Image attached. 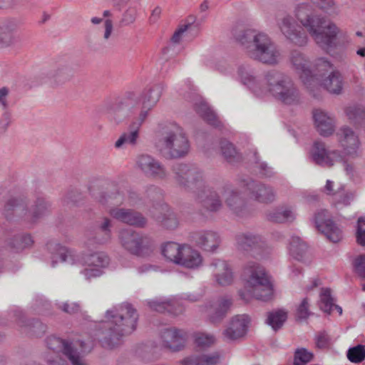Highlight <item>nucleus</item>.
I'll return each instance as SVG.
<instances>
[{
	"label": "nucleus",
	"instance_id": "1",
	"mask_svg": "<svg viewBox=\"0 0 365 365\" xmlns=\"http://www.w3.org/2000/svg\"><path fill=\"white\" fill-rule=\"evenodd\" d=\"M293 13L301 25L288 14H279L277 17V27L288 41L296 46H304L308 42L307 32L322 49L327 50L334 46L340 33L339 28L319 14L312 4H297Z\"/></svg>",
	"mask_w": 365,
	"mask_h": 365
},
{
	"label": "nucleus",
	"instance_id": "2",
	"mask_svg": "<svg viewBox=\"0 0 365 365\" xmlns=\"http://www.w3.org/2000/svg\"><path fill=\"white\" fill-rule=\"evenodd\" d=\"M173 178L180 189L192 192L202 210L208 212H218L222 207L220 192L207 185L203 172L198 168L178 163L172 168Z\"/></svg>",
	"mask_w": 365,
	"mask_h": 365
},
{
	"label": "nucleus",
	"instance_id": "3",
	"mask_svg": "<svg viewBox=\"0 0 365 365\" xmlns=\"http://www.w3.org/2000/svg\"><path fill=\"white\" fill-rule=\"evenodd\" d=\"M138 317L136 309L128 302L107 310L106 321L98 332L102 346L113 349L120 345L122 338L136 329Z\"/></svg>",
	"mask_w": 365,
	"mask_h": 365
},
{
	"label": "nucleus",
	"instance_id": "4",
	"mask_svg": "<svg viewBox=\"0 0 365 365\" xmlns=\"http://www.w3.org/2000/svg\"><path fill=\"white\" fill-rule=\"evenodd\" d=\"M235 38L251 58L269 66L279 63L281 52L267 34L255 30H245Z\"/></svg>",
	"mask_w": 365,
	"mask_h": 365
},
{
	"label": "nucleus",
	"instance_id": "5",
	"mask_svg": "<svg viewBox=\"0 0 365 365\" xmlns=\"http://www.w3.org/2000/svg\"><path fill=\"white\" fill-rule=\"evenodd\" d=\"M245 291H240V297L248 302L251 298L268 301L273 295V287L264 269L255 262H248L244 268Z\"/></svg>",
	"mask_w": 365,
	"mask_h": 365
},
{
	"label": "nucleus",
	"instance_id": "6",
	"mask_svg": "<svg viewBox=\"0 0 365 365\" xmlns=\"http://www.w3.org/2000/svg\"><path fill=\"white\" fill-rule=\"evenodd\" d=\"M158 146L168 159L185 157L190 151V143L183 129L174 123L161 124L158 129Z\"/></svg>",
	"mask_w": 365,
	"mask_h": 365
},
{
	"label": "nucleus",
	"instance_id": "7",
	"mask_svg": "<svg viewBox=\"0 0 365 365\" xmlns=\"http://www.w3.org/2000/svg\"><path fill=\"white\" fill-rule=\"evenodd\" d=\"M54 249L55 252L53 253L51 257L53 266L60 261L72 265L81 264V266L100 268L103 270L109 264V258L103 252H94L81 257L74 250L60 245H56Z\"/></svg>",
	"mask_w": 365,
	"mask_h": 365
},
{
	"label": "nucleus",
	"instance_id": "8",
	"mask_svg": "<svg viewBox=\"0 0 365 365\" xmlns=\"http://www.w3.org/2000/svg\"><path fill=\"white\" fill-rule=\"evenodd\" d=\"M46 346L54 352H62L72 365H88L85 354L89 351L83 341L68 343L59 337L51 336L46 339Z\"/></svg>",
	"mask_w": 365,
	"mask_h": 365
},
{
	"label": "nucleus",
	"instance_id": "9",
	"mask_svg": "<svg viewBox=\"0 0 365 365\" xmlns=\"http://www.w3.org/2000/svg\"><path fill=\"white\" fill-rule=\"evenodd\" d=\"M122 247L128 252L141 257H147L153 252L150 240L131 230H122L119 233Z\"/></svg>",
	"mask_w": 365,
	"mask_h": 365
},
{
	"label": "nucleus",
	"instance_id": "10",
	"mask_svg": "<svg viewBox=\"0 0 365 365\" xmlns=\"http://www.w3.org/2000/svg\"><path fill=\"white\" fill-rule=\"evenodd\" d=\"M6 210H13L17 215L24 214L25 220L31 223L36 222L39 218L50 212L51 204L43 198H37L31 210H26V202L23 198H11L5 205Z\"/></svg>",
	"mask_w": 365,
	"mask_h": 365
},
{
	"label": "nucleus",
	"instance_id": "11",
	"mask_svg": "<svg viewBox=\"0 0 365 365\" xmlns=\"http://www.w3.org/2000/svg\"><path fill=\"white\" fill-rule=\"evenodd\" d=\"M134 168L144 176L155 180H164L168 177L165 166L159 160L148 153H140L135 156Z\"/></svg>",
	"mask_w": 365,
	"mask_h": 365
},
{
	"label": "nucleus",
	"instance_id": "12",
	"mask_svg": "<svg viewBox=\"0 0 365 365\" xmlns=\"http://www.w3.org/2000/svg\"><path fill=\"white\" fill-rule=\"evenodd\" d=\"M339 145L344 153L351 158H356L361 155V141L359 134L349 125L341 126L336 133Z\"/></svg>",
	"mask_w": 365,
	"mask_h": 365
},
{
	"label": "nucleus",
	"instance_id": "13",
	"mask_svg": "<svg viewBox=\"0 0 365 365\" xmlns=\"http://www.w3.org/2000/svg\"><path fill=\"white\" fill-rule=\"evenodd\" d=\"M316 70L318 72L329 71V75L322 80L323 87L330 93L339 95L344 86L343 76L341 72L334 69V66L326 58H319L315 61Z\"/></svg>",
	"mask_w": 365,
	"mask_h": 365
},
{
	"label": "nucleus",
	"instance_id": "14",
	"mask_svg": "<svg viewBox=\"0 0 365 365\" xmlns=\"http://www.w3.org/2000/svg\"><path fill=\"white\" fill-rule=\"evenodd\" d=\"M289 63L292 68L299 75L307 87L317 81V78L311 70V63L303 53L298 50L292 51L289 55Z\"/></svg>",
	"mask_w": 365,
	"mask_h": 365
},
{
	"label": "nucleus",
	"instance_id": "15",
	"mask_svg": "<svg viewBox=\"0 0 365 365\" xmlns=\"http://www.w3.org/2000/svg\"><path fill=\"white\" fill-rule=\"evenodd\" d=\"M235 245L239 250L260 252L267 248L265 239L260 235L251 232H240L235 237Z\"/></svg>",
	"mask_w": 365,
	"mask_h": 365
},
{
	"label": "nucleus",
	"instance_id": "16",
	"mask_svg": "<svg viewBox=\"0 0 365 365\" xmlns=\"http://www.w3.org/2000/svg\"><path fill=\"white\" fill-rule=\"evenodd\" d=\"M315 224L330 242L336 243L342 239L341 230L333 222L327 210H322L316 213Z\"/></svg>",
	"mask_w": 365,
	"mask_h": 365
},
{
	"label": "nucleus",
	"instance_id": "17",
	"mask_svg": "<svg viewBox=\"0 0 365 365\" xmlns=\"http://www.w3.org/2000/svg\"><path fill=\"white\" fill-rule=\"evenodd\" d=\"M250 318L247 314H237L232 317L222 331L225 341H233L243 338L248 330Z\"/></svg>",
	"mask_w": 365,
	"mask_h": 365
},
{
	"label": "nucleus",
	"instance_id": "18",
	"mask_svg": "<svg viewBox=\"0 0 365 365\" xmlns=\"http://www.w3.org/2000/svg\"><path fill=\"white\" fill-rule=\"evenodd\" d=\"M232 301L227 297H222L214 302H209L200 307V312L204 314L207 320L212 324H220L228 312Z\"/></svg>",
	"mask_w": 365,
	"mask_h": 365
},
{
	"label": "nucleus",
	"instance_id": "19",
	"mask_svg": "<svg viewBox=\"0 0 365 365\" xmlns=\"http://www.w3.org/2000/svg\"><path fill=\"white\" fill-rule=\"evenodd\" d=\"M272 95L286 104L294 103L299 99L298 90L291 78L283 73Z\"/></svg>",
	"mask_w": 365,
	"mask_h": 365
},
{
	"label": "nucleus",
	"instance_id": "20",
	"mask_svg": "<svg viewBox=\"0 0 365 365\" xmlns=\"http://www.w3.org/2000/svg\"><path fill=\"white\" fill-rule=\"evenodd\" d=\"M314 127L318 133L323 137L331 136L336 131V120L335 116L321 108L312 111Z\"/></svg>",
	"mask_w": 365,
	"mask_h": 365
},
{
	"label": "nucleus",
	"instance_id": "21",
	"mask_svg": "<svg viewBox=\"0 0 365 365\" xmlns=\"http://www.w3.org/2000/svg\"><path fill=\"white\" fill-rule=\"evenodd\" d=\"M220 193L223 197L227 206L234 214L239 217L245 215V200L235 187L231 185L226 184L220 189Z\"/></svg>",
	"mask_w": 365,
	"mask_h": 365
},
{
	"label": "nucleus",
	"instance_id": "22",
	"mask_svg": "<svg viewBox=\"0 0 365 365\" xmlns=\"http://www.w3.org/2000/svg\"><path fill=\"white\" fill-rule=\"evenodd\" d=\"M246 189L250 198L261 203H271L275 200L274 189L262 182L250 180L246 183Z\"/></svg>",
	"mask_w": 365,
	"mask_h": 365
},
{
	"label": "nucleus",
	"instance_id": "23",
	"mask_svg": "<svg viewBox=\"0 0 365 365\" xmlns=\"http://www.w3.org/2000/svg\"><path fill=\"white\" fill-rule=\"evenodd\" d=\"M312 157L317 164L327 167H331L341 160V155L339 150H328L325 143L322 141H316L314 143Z\"/></svg>",
	"mask_w": 365,
	"mask_h": 365
},
{
	"label": "nucleus",
	"instance_id": "24",
	"mask_svg": "<svg viewBox=\"0 0 365 365\" xmlns=\"http://www.w3.org/2000/svg\"><path fill=\"white\" fill-rule=\"evenodd\" d=\"M237 77L242 84L245 86L255 96L259 97L262 93L261 79L256 73V71L250 66L240 65L237 68Z\"/></svg>",
	"mask_w": 365,
	"mask_h": 365
},
{
	"label": "nucleus",
	"instance_id": "25",
	"mask_svg": "<svg viewBox=\"0 0 365 365\" xmlns=\"http://www.w3.org/2000/svg\"><path fill=\"white\" fill-rule=\"evenodd\" d=\"M19 21L16 19H6L0 21V48H8L17 42L16 33Z\"/></svg>",
	"mask_w": 365,
	"mask_h": 365
},
{
	"label": "nucleus",
	"instance_id": "26",
	"mask_svg": "<svg viewBox=\"0 0 365 365\" xmlns=\"http://www.w3.org/2000/svg\"><path fill=\"white\" fill-rule=\"evenodd\" d=\"M187 334L182 329L171 327L161 333L163 345L174 351L180 350L185 345Z\"/></svg>",
	"mask_w": 365,
	"mask_h": 365
},
{
	"label": "nucleus",
	"instance_id": "27",
	"mask_svg": "<svg viewBox=\"0 0 365 365\" xmlns=\"http://www.w3.org/2000/svg\"><path fill=\"white\" fill-rule=\"evenodd\" d=\"M192 238L195 244L207 252H215L221 242L220 235L212 230H201L194 233Z\"/></svg>",
	"mask_w": 365,
	"mask_h": 365
},
{
	"label": "nucleus",
	"instance_id": "28",
	"mask_svg": "<svg viewBox=\"0 0 365 365\" xmlns=\"http://www.w3.org/2000/svg\"><path fill=\"white\" fill-rule=\"evenodd\" d=\"M109 213L117 220L130 225L143 227L146 224L145 218L133 210L114 207Z\"/></svg>",
	"mask_w": 365,
	"mask_h": 365
},
{
	"label": "nucleus",
	"instance_id": "29",
	"mask_svg": "<svg viewBox=\"0 0 365 365\" xmlns=\"http://www.w3.org/2000/svg\"><path fill=\"white\" fill-rule=\"evenodd\" d=\"M212 273L217 283L221 286L230 285L233 281V274L228 263L219 259L211 263Z\"/></svg>",
	"mask_w": 365,
	"mask_h": 365
},
{
	"label": "nucleus",
	"instance_id": "30",
	"mask_svg": "<svg viewBox=\"0 0 365 365\" xmlns=\"http://www.w3.org/2000/svg\"><path fill=\"white\" fill-rule=\"evenodd\" d=\"M178 260V265L189 269L197 268L202 262V258L200 252L185 245H183Z\"/></svg>",
	"mask_w": 365,
	"mask_h": 365
},
{
	"label": "nucleus",
	"instance_id": "31",
	"mask_svg": "<svg viewBox=\"0 0 365 365\" xmlns=\"http://www.w3.org/2000/svg\"><path fill=\"white\" fill-rule=\"evenodd\" d=\"M73 78V71L67 65H61L52 70L49 74L50 84L52 87L64 85Z\"/></svg>",
	"mask_w": 365,
	"mask_h": 365
},
{
	"label": "nucleus",
	"instance_id": "32",
	"mask_svg": "<svg viewBox=\"0 0 365 365\" xmlns=\"http://www.w3.org/2000/svg\"><path fill=\"white\" fill-rule=\"evenodd\" d=\"M289 252L297 260L304 262H310L311 257L308 247L298 237H292L289 243Z\"/></svg>",
	"mask_w": 365,
	"mask_h": 365
},
{
	"label": "nucleus",
	"instance_id": "33",
	"mask_svg": "<svg viewBox=\"0 0 365 365\" xmlns=\"http://www.w3.org/2000/svg\"><path fill=\"white\" fill-rule=\"evenodd\" d=\"M160 212L155 215V220L168 229L174 230L179 225V220L176 214L167 205H162Z\"/></svg>",
	"mask_w": 365,
	"mask_h": 365
},
{
	"label": "nucleus",
	"instance_id": "34",
	"mask_svg": "<svg viewBox=\"0 0 365 365\" xmlns=\"http://www.w3.org/2000/svg\"><path fill=\"white\" fill-rule=\"evenodd\" d=\"M149 307L158 312H168L177 315L182 312V308L174 300L160 301L154 299L148 302Z\"/></svg>",
	"mask_w": 365,
	"mask_h": 365
},
{
	"label": "nucleus",
	"instance_id": "35",
	"mask_svg": "<svg viewBox=\"0 0 365 365\" xmlns=\"http://www.w3.org/2000/svg\"><path fill=\"white\" fill-rule=\"evenodd\" d=\"M221 356L218 352L199 356H191L182 361V365H217Z\"/></svg>",
	"mask_w": 365,
	"mask_h": 365
},
{
	"label": "nucleus",
	"instance_id": "36",
	"mask_svg": "<svg viewBox=\"0 0 365 365\" xmlns=\"http://www.w3.org/2000/svg\"><path fill=\"white\" fill-rule=\"evenodd\" d=\"M282 72L277 70H270L266 72L262 78V83L261 86L262 93L259 97L266 96L273 92V89L277 86V83L281 80Z\"/></svg>",
	"mask_w": 365,
	"mask_h": 365
},
{
	"label": "nucleus",
	"instance_id": "37",
	"mask_svg": "<svg viewBox=\"0 0 365 365\" xmlns=\"http://www.w3.org/2000/svg\"><path fill=\"white\" fill-rule=\"evenodd\" d=\"M267 219L273 222L283 223L294 220L295 214L289 207L277 208L267 213Z\"/></svg>",
	"mask_w": 365,
	"mask_h": 365
},
{
	"label": "nucleus",
	"instance_id": "38",
	"mask_svg": "<svg viewBox=\"0 0 365 365\" xmlns=\"http://www.w3.org/2000/svg\"><path fill=\"white\" fill-rule=\"evenodd\" d=\"M220 148L222 155L227 162L235 163L242 160V157L241 154L230 141L222 139L220 141Z\"/></svg>",
	"mask_w": 365,
	"mask_h": 365
},
{
	"label": "nucleus",
	"instance_id": "39",
	"mask_svg": "<svg viewBox=\"0 0 365 365\" xmlns=\"http://www.w3.org/2000/svg\"><path fill=\"white\" fill-rule=\"evenodd\" d=\"M196 112L205 120L208 124L219 128L221 122L219 120L217 115L205 102H200L195 106Z\"/></svg>",
	"mask_w": 365,
	"mask_h": 365
},
{
	"label": "nucleus",
	"instance_id": "40",
	"mask_svg": "<svg viewBox=\"0 0 365 365\" xmlns=\"http://www.w3.org/2000/svg\"><path fill=\"white\" fill-rule=\"evenodd\" d=\"M140 130L134 128L133 125H129L127 132L123 133L118 139L115 142V148H122L125 144L131 146H135L139 139Z\"/></svg>",
	"mask_w": 365,
	"mask_h": 365
},
{
	"label": "nucleus",
	"instance_id": "41",
	"mask_svg": "<svg viewBox=\"0 0 365 365\" xmlns=\"http://www.w3.org/2000/svg\"><path fill=\"white\" fill-rule=\"evenodd\" d=\"M33 240L29 235H18L7 240V247L14 252H20L32 245Z\"/></svg>",
	"mask_w": 365,
	"mask_h": 365
},
{
	"label": "nucleus",
	"instance_id": "42",
	"mask_svg": "<svg viewBox=\"0 0 365 365\" xmlns=\"http://www.w3.org/2000/svg\"><path fill=\"white\" fill-rule=\"evenodd\" d=\"M163 91V86L162 84H156L153 86L143 94L142 105L147 106L153 109L160 100Z\"/></svg>",
	"mask_w": 365,
	"mask_h": 365
},
{
	"label": "nucleus",
	"instance_id": "43",
	"mask_svg": "<svg viewBox=\"0 0 365 365\" xmlns=\"http://www.w3.org/2000/svg\"><path fill=\"white\" fill-rule=\"evenodd\" d=\"M182 247L183 245L176 242H167L162 249V254L168 261L178 264Z\"/></svg>",
	"mask_w": 365,
	"mask_h": 365
},
{
	"label": "nucleus",
	"instance_id": "44",
	"mask_svg": "<svg viewBox=\"0 0 365 365\" xmlns=\"http://www.w3.org/2000/svg\"><path fill=\"white\" fill-rule=\"evenodd\" d=\"M287 319V312L284 309H277L267 313L266 323L277 331L282 328Z\"/></svg>",
	"mask_w": 365,
	"mask_h": 365
},
{
	"label": "nucleus",
	"instance_id": "45",
	"mask_svg": "<svg viewBox=\"0 0 365 365\" xmlns=\"http://www.w3.org/2000/svg\"><path fill=\"white\" fill-rule=\"evenodd\" d=\"M93 196L97 202L102 205L109 204L111 205H115L118 204H121L123 201V196L119 192L111 195H108L104 192H93Z\"/></svg>",
	"mask_w": 365,
	"mask_h": 365
},
{
	"label": "nucleus",
	"instance_id": "46",
	"mask_svg": "<svg viewBox=\"0 0 365 365\" xmlns=\"http://www.w3.org/2000/svg\"><path fill=\"white\" fill-rule=\"evenodd\" d=\"M344 112L348 120L352 123L360 124L365 121V107L349 106L346 108Z\"/></svg>",
	"mask_w": 365,
	"mask_h": 365
},
{
	"label": "nucleus",
	"instance_id": "47",
	"mask_svg": "<svg viewBox=\"0 0 365 365\" xmlns=\"http://www.w3.org/2000/svg\"><path fill=\"white\" fill-rule=\"evenodd\" d=\"M334 299L331 295V289L323 288L320 293V308L324 312L330 314L334 309Z\"/></svg>",
	"mask_w": 365,
	"mask_h": 365
},
{
	"label": "nucleus",
	"instance_id": "48",
	"mask_svg": "<svg viewBox=\"0 0 365 365\" xmlns=\"http://www.w3.org/2000/svg\"><path fill=\"white\" fill-rule=\"evenodd\" d=\"M252 157L255 168L258 169L259 173L266 178H271L274 176V172L267 163L262 161L259 159L258 153L256 150H252Z\"/></svg>",
	"mask_w": 365,
	"mask_h": 365
},
{
	"label": "nucleus",
	"instance_id": "49",
	"mask_svg": "<svg viewBox=\"0 0 365 365\" xmlns=\"http://www.w3.org/2000/svg\"><path fill=\"white\" fill-rule=\"evenodd\" d=\"M312 3L329 15H337L339 14L334 0H314Z\"/></svg>",
	"mask_w": 365,
	"mask_h": 365
},
{
	"label": "nucleus",
	"instance_id": "50",
	"mask_svg": "<svg viewBox=\"0 0 365 365\" xmlns=\"http://www.w3.org/2000/svg\"><path fill=\"white\" fill-rule=\"evenodd\" d=\"M347 358L354 363H360L365 359V348L363 345L359 344L350 348L347 351Z\"/></svg>",
	"mask_w": 365,
	"mask_h": 365
},
{
	"label": "nucleus",
	"instance_id": "51",
	"mask_svg": "<svg viewBox=\"0 0 365 365\" xmlns=\"http://www.w3.org/2000/svg\"><path fill=\"white\" fill-rule=\"evenodd\" d=\"M312 314L309 309V302L308 298H304L298 304L296 309V319L297 321H303L308 319Z\"/></svg>",
	"mask_w": 365,
	"mask_h": 365
},
{
	"label": "nucleus",
	"instance_id": "52",
	"mask_svg": "<svg viewBox=\"0 0 365 365\" xmlns=\"http://www.w3.org/2000/svg\"><path fill=\"white\" fill-rule=\"evenodd\" d=\"M312 352L304 348L298 349L294 353V365H306L312 361Z\"/></svg>",
	"mask_w": 365,
	"mask_h": 365
},
{
	"label": "nucleus",
	"instance_id": "53",
	"mask_svg": "<svg viewBox=\"0 0 365 365\" xmlns=\"http://www.w3.org/2000/svg\"><path fill=\"white\" fill-rule=\"evenodd\" d=\"M151 110L152 108H149L148 106L142 105L139 114L138 115V116L133 119L130 125H133L134 128H135L140 130V127L147 119L148 114Z\"/></svg>",
	"mask_w": 365,
	"mask_h": 365
},
{
	"label": "nucleus",
	"instance_id": "54",
	"mask_svg": "<svg viewBox=\"0 0 365 365\" xmlns=\"http://www.w3.org/2000/svg\"><path fill=\"white\" fill-rule=\"evenodd\" d=\"M103 237L104 238V232L96 229L94 236L88 238L85 242V245L88 248H90L91 247H94L96 245H105L110 240V239L103 240Z\"/></svg>",
	"mask_w": 365,
	"mask_h": 365
},
{
	"label": "nucleus",
	"instance_id": "55",
	"mask_svg": "<svg viewBox=\"0 0 365 365\" xmlns=\"http://www.w3.org/2000/svg\"><path fill=\"white\" fill-rule=\"evenodd\" d=\"M111 220L108 217H103L97 222L96 229L104 232V238L103 237V240L111 238Z\"/></svg>",
	"mask_w": 365,
	"mask_h": 365
},
{
	"label": "nucleus",
	"instance_id": "56",
	"mask_svg": "<svg viewBox=\"0 0 365 365\" xmlns=\"http://www.w3.org/2000/svg\"><path fill=\"white\" fill-rule=\"evenodd\" d=\"M10 89L6 86H0V108L2 110H9Z\"/></svg>",
	"mask_w": 365,
	"mask_h": 365
},
{
	"label": "nucleus",
	"instance_id": "57",
	"mask_svg": "<svg viewBox=\"0 0 365 365\" xmlns=\"http://www.w3.org/2000/svg\"><path fill=\"white\" fill-rule=\"evenodd\" d=\"M83 267L84 268L81 269L80 272L84 276L85 279L87 280H91L93 278L98 277L101 276L103 273V271L100 268L87 266Z\"/></svg>",
	"mask_w": 365,
	"mask_h": 365
},
{
	"label": "nucleus",
	"instance_id": "58",
	"mask_svg": "<svg viewBox=\"0 0 365 365\" xmlns=\"http://www.w3.org/2000/svg\"><path fill=\"white\" fill-rule=\"evenodd\" d=\"M356 242L361 246L365 245V218L360 217L357 222Z\"/></svg>",
	"mask_w": 365,
	"mask_h": 365
},
{
	"label": "nucleus",
	"instance_id": "59",
	"mask_svg": "<svg viewBox=\"0 0 365 365\" xmlns=\"http://www.w3.org/2000/svg\"><path fill=\"white\" fill-rule=\"evenodd\" d=\"M26 326L29 328V332L34 335L38 336L46 331V326L38 320L29 322Z\"/></svg>",
	"mask_w": 365,
	"mask_h": 365
},
{
	"label": "nucleus",
	"instance_id": "60",
	"mask_svg": "<svg viewBox=\"0 0 365 365\" xmlns=\"http://www.w3.org/2000/svg\"><path fill=\"white\" fill-rule=\"evenodd\" d=\"M196 344L200 346H209L215 342L212 334H200L195 339Z\"/></svg>",
	"mask_w": 365,
	"mask_h": 365
},
{
	"label": "nucleus",
	"instance_id": "61",
	"mask_svg": "<svg viewBox=\"0 0 365 365\" xmlns=\"http://www.w3.org/2000/svg\"><path fill=\"white\" fill-rule=\"evenodd\" d=\"M137 11L135 9L126 10L120 20V24L122 26H129L133 24L136 19Z\"/></svg>",
	"mask_w": 365,
	"mask_h": 365
},
{
	"label": "nucleus",
	"instance_id": "62",
	"mask_svg": "<svg viewBox=\"0 0 365 365\" xmlns=\"http://www.w3.org/2000/svg\"><path fill=\"white\" fill-rule=\"evenodd\" d=\"M58 308L61 309L63 312L74 314L80 312L81 307L76 302H65L58 305Z\"/></svg>",
	"mask_w": 365,
	"mask_h": 365
},
{
	"label": "nucleus",
	"instance_id": "63",
	"mask_svg": "<svg viewBox=\"0 0 365 365\" xmlns=\"http://www.w3.org/2000/svg\"><path fill=\"white\" fill-rule=\"evenodd\" d=\"M11 122V113L10 110H3L0 120V133H4Z\"/></svg>",
	"mask_w": 365,
	"mask_h": 365
},
{
	"label": "nucleus",
	"instance_id": "64",
	"mask_svg": "<svg viewBox=\"0 0 365 365\" xmlns=\"http://www.w3.org/2000/svg\"><path fill=\"white\" fill-rule=\"evenodd\" d=\"M354 267L357 274L365 278V255H361L355 259Z\"/></svg>",
	"mask_w": 365,
	"mask_h": 365
}]
</instances>
